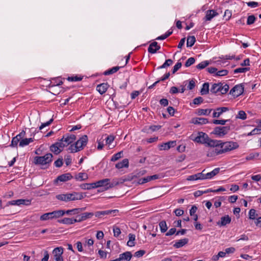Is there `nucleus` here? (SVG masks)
Masks as SVG:
<instances>
[{"mask_svg": "<svg viewBox=\"0 0 261 261\" xmlns=\"http://www.w3.org/2000/svg\"><path fill=\"white\" fill-rule=\"evenodd\" d=\"M146 253V251L144 250H140L139 251H136L134 254V256L140 258L143 256Z\"/></svg>", "mask_w": 261, "mask_h": 261, "instance_id": "60", "label": "nucleus"}, {"mask_svg": "<svg viewBox=\"0 0 261 261\" xmlns=\"http://www.w3.org/2000/svg\"><path fill=\"white\" fill-rule=\"evenodd\" d=\"M244 89L242 84L237 85L230 90L229 94L234 97H238L243 93Z\"/></svg>", "mask_w": 261, "mask_h": 261, "instance_id": "7", "label": "nucleus"}, {"mask_svg": "<svg viewBox=\"0 0 261 261\" xmlns=\"http://www.w3.org/2000/svg\"><path fill=\"white\" fill-rule=\"evenodd\" d=\"M136 178H139L141 176L144 175L146 171L145 169H141L134 172Z\"/></svg>", "mask_w": 261, "mask_h": 261, "instance_id": "47", "label": "nucleus"}, {"mask_svg": "<svg viewBox=\"0 0 261 261\" xmlns=\"http://www.w3.org/2000/svg\"><path fill=\"white\" fill-rule=\"evenodd\" d=\"M250 70L249 67H240L234 70V73H244Z\"/></svg>", "mask_w": 261, "mask_h": 261, "instance_id": "50", "label": "nucleus"}, {"mask_svg": "<svg viewBox=\"0 0 261 261\" xmlns=\"http://www.w3.org/2000/svg\"><path fill=\"white\" fill-rule=\"evenodd\" d=\"M256 18L254 15H249L247 18V24L251 25L253 24L256 20Z\"/></svg>", "mask_w": 261, "mask_h": 261, "instance_id": "53", "label": "nucleus"}, {"mask_svg": "<svg viewBox=\"0 0 261 261\" xmlns=\"http://www.w3.org/2000/svg\"><path fill=\"white\" fill-rule=\"evenodd\" d=\"M231 121L230 119H222V120H217L214 119L213 120V123L215 124H220L222 125H224L226 124V122Z\"/></svg>", "mask_w": 261, "mask_h": 261, "instance_id": "49", "label": "nucleus"}, {"mask_svg": "<svg viewBox=\"0 0 261 261\" xmlns=\"http://www.w3.org/2000/svg\"><path fill=\"white\" fill-rule=\"evenodd\" d=\"M219 84L218 83L217 84H214L211 88V92L213 93H217L218 92V86Z\"/></svg>", "mask_w": 261, "mask_h": 261, "instance_id": "62", "label": "nucleus"}, {"mask_svg": "<svg viewBox=\"0 0 261 261\" xmlns=\"http://www.w3.org/2000/svg\"><path fill=\"white\" fill-rule=\"evenodd\" d=\"M134 178H136L134 173H132L126 176L123 179V181H131Z\"/></svg>", "mask_w": 261, "mask_h": 261, "instance_id": "58", "label": "nucleus"}, {"mask_svg": "<svg viewBox=\"0 0 261 261\" xmlns=\"http://www.w3.org/2000/svg\"><path fill=\"white\" fill-rule=\"evenodd\" d=\"M53 157V154L50 153H47L44 156H36L34 158L33 163L37 165H46L52 162Z\"/></svg>", "mask_w": 261, "mask_h": 261, "instance_id": "2", "label": "nucleus"}, {"mask_svg": "<svg viewBox=\"0 0 261 261\" xmlns=\"http://www.w3.org/2000/svg\"><path fill=\"white\" fill-rule=\"evenodd\" d=\"M63 213V212H62V210L45 213L40 216V220L41 221H46L49 219L59 218L62 217V214Z\"/></svg>", "mask_w": 261, "mask_h": 261, "instance_id": "5", "label": "nucleus"}, {"mask_svg": "<svg viewBox=\"0 0 261 261\" xmlns=\"http://www.w3.org/2000/svg\"><path fill=\"white\" fill-rule=\"evenodd\" d=\"M204 136L206 137V134L203 132H199L198 136H197L194 139H193V141L197 143L203 144L201 138H203Z\"/></svg>", "mask_w": 261, "mask_h": 261, "instance_id": "39", "label": "nucleus"}, {"mask_svg": "<svg viewBox=\"0 0 261 261\" xmlns=\"http://www.w3.org/2000/svg\"><path fill=\"white\" fill-rule=\"evenodd\" d=\"M123 155V151H119L114 154L111 158V161L112 162L116 161L121 158Z\"/></svg>", "mask_w": 261, "mask_h": 261, "instance_id": "46", "label": "nucleus"}, {"mask_svg": "<svg viewBox=\"0 0 261 261\" xmlns=\"http://www.w3.org/2000/svg\"><path fill=\"white\" fill-rule=\"evenodd\" d=\"M53 253L56 261H63V258L62 256L63 253V247H60L55 248L53 251Z\"/></svg>", "mask_w": 261, "mask_h": 261, "instance_id": "8", "label": "nucleus"}, {"mask_svg": "<svg viewBox=\"0 0 261 261\" xmlns=\"http://www.w3.org/2000/svg\"><path fill=\"white\" fill-rule=\"evenodd\" d=\"M218 92H220L221 94H226L229 90V86L227 84L224 85L221 83H219Z\"/></svg>", "mask_w": 261, "mask_h": 261, "instance_id": "25", "label": "nucleus"}, {"mask_svg": "<svg viewBox=\"0 0 261 261\" xmlns=\"http://www.w3.org/2000/svg\"><path fill=\"white\" fill-rule=\"evenodd\" d=\"M115 137L113 135H109L105 139L107 144L110 145L114 140Z\"/></svg>", "mask_w": 261, "mask_h": 261, "instance_id": "61", "label": "nucleus"}, {"mask_svg": "<svg viewBox=\"0 0 261 261\" xmlns=\"http://www.w3.org/2000/svg\"><path fill=\"white\" fill-rule=\"evenodd\" d=\"M230 130V126H217L214 128L213 131L212 132V134H214L219 137H223L227 134Z\"/></svg>", "mask_w": 261, "mask_h": 261, "instance_id": "6", "label": "nucleus"}, {"mask_svg": "<svg viewBox=\"0 0 261 261\" xmlns=\"http://www.w3.org/2000/svg\"><path fill=\"white\" fill-rule=\"evenodd\" d=\"M68 150L71 153L77 152L81 150L78 147V146L75 145V143L73 144H71L68 148Z\"/></svg>", "mask_w": 261, "mask_h": 261, "instance_id": "45", "label": "nucleus"}, {"mask_svg": "<svg viewBox=\"0 0 261 261\" xmlns=\"http://www.w3.org/2000/svg\"><path fill=\"white\" fill-rule=\"evenodd\" d=\"M203 101V98L202 97L199 96L195 98L193 100V103L194 105H199L202 103Z\"/></svg>", "mask_w": 261, "mask_h": 261, "instance_id": "59", "label": "nucleus"}, {"mask_svg": "<svg viewBox=\"0 0 261 261\" xmlns=\"http://www.w3.org/2000/svg\"><path fill=\"white\" fill-rule=\"evenodd\" d=\"M20 139L17 136L12 138L9 146L12 148H17L18 144H20Z\"/></svg>", "mask_w": 261, "mask_h": 261, "instance_id": "28", "label": "nucleus"}, {"mask_svg": "<svg viewBox=\"0 0 261 261\" xmlns=\"http://www.w3.org/2000/svg\"><path fill=\"white\" fill-rule=\"evenodd\" d=\"M228 73V71L226 69H223L219 71H217V72L215 74V76H222L226 75Z\"/></svg>", "mask_w": 261, "mask_h": 261, "instance_id": "56", "label": "nucleus"}, {"mask_svg": "<svg viewBox=\"0 0 261 261\" xmlns=\"http://www.w3.org/2000/svg\"><path fill=\"white\" fill-rule=\"evenodd\" d=\"M118 184H119L118 182H117L116 184H114L113 183H110L109 181H107L105 184V185H106L107 186H102L100 187V188H101L100 189H98L97 190V191H98V192H102L107 191L110 188H112L115 186L118 185Z\"/></svg>", "mask_w": 261, "mask_h": 261, "instance_id": "22", "label": "nucleus"}, {"mask_svg": "<svg viewBox=\"0 0 261 261\" xmlns=\"http://www.w3.org/2000/svg\"><path fill=\"white\" fill-rule=\"evenodd\" d=\"M239 147V144L236 142L228 141L223 142L221 145L220 148H222L221 152L226 153L227 152L231 151L232 150L238 148Z\"/></svg>", "mask_w": 261, "mask_h": 261, "instance_id": "4", "label": "nucleus"}, {"mask_svg": "<svg viewBox=\"0 0 261 261\" xmlns=\"http://www.w3.org/2000/svg\"><path fill=\"white\" fill-rule=\"evenodd\" d=\"M129 237V240L127 243V246L129 247H133L135 245V238L136 236L135 234L132 233H129L128 235Z\"/></svg>", "mask_w": 261, "mask_h": 261, "instance_id": "38", "label": "nucleus"}, {"mask_svg": "<svg viewBox=\"0 0 261 261\" xmlns=\"http://www.w3.org/2000/svg\"><path fill=\"white\" fill-rule=\"evenodd\" d=\"M261 133V129L258 127L254 128L252 130H251L250 133L247 134V136H253L256 134H259Z\"/></svg>", "mask_w": 261, "mask_h": 261, "instance_id": "52", "label": "nucleus"}, {"mask_svg": "<svg viewBox=\"0 0 261 261\" xmlns=\"http://www.w3.org/2000/svg\"><path fill=\"white\" fill-rule=\"evenodd\" d=\"M195 62V59L193 57L189 58L185 64V66L186 67H190L191 65H193Z\"/></svg>", "mask_w": 261, "mask_h": 261, "instance_id": "54", "label": "nucleus"}, {"mask_svg": "<svg viewBox=\"0 0 261 261\" xmlns=\"http://www.w3.org/2000/svg\"><path fill=\"white\" fill-rule=\"evenodd\" d=\"M56 197L59 200L68 202L70 201L81 200L83 199L84 197L82 193L74 192L71 193L57 195Z\"/></svg>", "mask_w": 261, "mask_h": 261, "instance_id": "1", "label": "nucleus"}, {"mask_svg": "<svg viewBox=\"0 0 261 261\" xmlns=\"http://www.w3.org/2000/svg\"><path fill=\"white\" fill-rule=\"evenodd\" d=\"M176 144V141H170L168 142L160 144L158 147L160 150H167L170 148L174 147Z\"/></svg>", "mask_w": 261, "mask_h": 261, "instance_id": "13", "label": "nucleus"}, {"mask_svg": "<svg viewBox=\"0 0 261 261\" xmlns=\"http://www.w3.org/2000/svg\"><path fill=\"white\" fill-rule=\"evenodd\" d=\"M192 123H194V124H204L208 123V119L204 118H194L192 119Z\"/></svg>", "mask_w": 261, "mask_h": 261, "instance_id": "21", "label": "nucleus"}, {"mask_svg": "<svg viewBox=\"0 0 261 261\" xmlns=\"http://www.w3.org/2000/svg\"><path fill=\"white\" fill-rule=\"evenodd\" d=\"M31 203V200L30 199H20L15 200H12L8 202L7 205H29Z\"/></svg>", "mask_w": 261, "mask_h": 261, "instance_id": "11", "label": "nucleus"}, {"mask_svg": "<svg viewBox=\"0 0 261 261\" xmlns=\"http://www.w3.org/2000/svg\"><path fill=\"white\" fill-rule=\"evenodd\" d=\"M82 215V219L84 221L88 219H90L93 217L94 214L92 212H85L81 214Z\"/></svg>", "mask_w": 261, "mask_h": 261, "instance_id": "41", "label": "nucleus"}, {"mask_svg": "<svg viewBox=\"0 0 261 261\" xmlns=\"http://www.w3.org/2000/svg\"><path fill=\"white\" fill-rule=\"evenodd\" d=\"M220 168H216L213 171L206 174L207 179H211L220 172Z\"/></svg>", "mask_w": 261, "mask_h": 261, "instance_id": "32", "label": "nucleus"}, {"mask_svg": "<svg viewBox=\"0 0 261 261\" xmlns=\"http://www.w3.org/2000/svg\"><path fill=\"white\" fill-rule=\"evenodd\" d=\"M231 219L228 215L222 217L220 220L217 222V224L220 226H224L231 222Z\"/></svg>", "mask_w": 261, "mask_h": 261, "instance_id": "14", "label": "nucleus"}, {"mask_svg": "<svg viewBox=\"0 0 261 261\" xmlns=\"http://www.w3.org/2000/svg\"><path fill=\"white\" fill-rule=\"evenodd\" d=\"M159 227L162 233H165L168 230V226L165 220H162L159 223Z\"/></svg>", "mask_w": 261, "mask_h": 261, "instance_id": "36", "label": "nucleus"}, {"mask_svg": "<svg viewBox=\"0 0 261 261\" xmlns=\"http://www.w3.org/2000/svg\"><path fill=\"white\" fill-rule=\"evenodd\" d=\"M196 42V38L194 36H189L187 40V46L191 47L194 45Z\"/></svg>", "mask_w": 261, "mask_h": 261, "instance_id": "29", "label": "nucleus"}, {"mask_svg": "<svg viewBox=\"0 0 261 261\" xmlns=\"http://www.w3.org/2000/svg\"><path fill=\"white\" fill-rule=\"evenodd\" d=\"M210 64V62L209 61H204L201 62H200L199 64H198L196 66V68L198 69L201 70L205 68L206 66H207Z\"/></svg>", "mask_w": 261, "mask_h": 261, "instance_id": "42", "label": "nucleus"}, {"mask_svg": "<svg viewBox=\"0 0 261 261\" xmlns=\"http://www.w3.org/2000/svg\"><path fill=\"white\" fill-rule=\"evenodd\" d=\"M129 166V161L127 159H123L121 162H118L115 165V167L117 169H122L123 168H127Z\"/></svg>", "mask_w": 261, "mask_h": 261, "instance_id": "24", "label": "nucleus"}, {"mask_svg": "<svg viewBox=\"0 0 261 261\" xmlns=\"http://www.w3.org/2000/svg\"><path fill=\"white\" fill-rule=\"evenodd\" d=\"M73 178L70 173H66L58 176L55 180L54 184H57L59 181L65 182Z\"/></svg>", "mask_w": 261, "mask_h": 261, "instance_id": "10", "label": "nucleus"}, {"mask_svg": "<svg viewBox=\"0 0 261 261\" xmlns=\"http://www.w3.org/2000/svg\"><path fill=\"white\" fill-rule=\"evenodd\" d=\"M258 216V214H256V211L253 208H251L249 212V218L251 220H255L256 217Z\"/></svg>", "mask_w": 261, "mask_h": 261, "instance_id": "48", "label": "nucleus"}, {"mask_svg": "<svg viewBox=\"0 0 261 261\" xmlns=\"http://www.w3.org/2000/svg\"><path fill=\"white\" fill-rule=\"evenodd\" d=\"M182 64L180 62H178L173 67L172 69V73L174 74L179 68H181Z\"/></svg>", "mask_w": 261, "mask_h": 261, "instance_id": "57", "label": "nucleus"}, {"mask_svg": "<svg viewBox=\"0 0 261 261\" xmlns=\"http://www.w3.org/2000/svg\"><path fill=\"white\" fill-rule=\"evenodd\" d=\"M221 140H213L209 138L206 144L207 146L212 147H220L222 144Z\"/></svg>", "mask_w": 261, "mask_h": 261, "instance_id": "17", "label": "nucleus"}, {"mask_svg": "<svg viewBox=\"0 0 261 261\" xmlns=\"http://www.w3.org/2000/svg\"><path fill=\"white\" fill-rule=\"evenodd\" d=\"M88 140V136L86 135H83L75 142V145L78 146V147L81 150L87 145Z\"/></svg>", "mask_w": 261, "mask_h": 261, "instance_id": "12", "label": "nucleus"}, {"mask_svg": "<svg viewBox=\"0 0 261 261\" xmlns=\"http://www.w3.org/2000/svg\"><path fill=\"white\" fill-rule=\"evenodd\" d=\"M63 164V162L62 158L58 159L54 163L55 166L58 168H60V167H62Z\"/></svg>", "mask_w": 261, "mask_h": 261, "instance_id": "63", "label": "nucleus"}, {"mask_svg": "<svg viewBox=\"0 0 261 261\" xmlns=\"http://www.w3.org/2000/svg\"><path fill=\"white\" fill-rule=\"evenodd\" d=\"M50 150L54 152L55 154L58 155L62 151V149L59 148L57 145H56V143L53 144L50 146Z\"/></svg>", "mask_w": 261, "mask_h": 261, "instance_id": "30", "label": "nucleus"}, {"mask_svg": "<svg viewBox=\"0 0 261 261\" xmlns=\"http://www.w3.org/2000/svg\"><path fill=\"white\" fill-rule=\"evenodd\" d=\"M76 140V136L73 134H66L63 136L60 141H64L65 143V145L68 146L71 144Z\"/></svg>", "mask_w": 261, "mask_h": 261, "instance_id": "9", "label": "nucleus"}, {"mask_svg": "<svg viewBox=\"0 0 261 261\" xmlns=\"http://www.w3.org/2000/svg\"><path fill=\"white\" fill-rule=\"evenodd\" d=\"M173 63V61L171 59H167L165 61L163 65L157 67V69H161L165 68L167 67L170 66Z\"/></svg>", "mask_w": 261, "mask_h": 261, "instance_id": "40", "label": "nucleus"}, {"mask_svg": "<svg viewBox=\"0 0 261 261\" xmlns=\"http://www.w3.org/2000/svg\"><path fill=\"white\" fill-rule=\"evenodd\" d=\"M229 108L228 107H219L215 109L213 113V117L214 118H218L224 112L228 111Z\"/></svg>", "mask_w": 261, "mask_h": 261, "instance_id": "15", "label": "nucleus"}, {"mask_svg": "<svg viewBox=\"0 0 261 261\" xmlns=\"http://www.w3.org/2000/svg\"><path fill=\"white\" fill-rule=\"evenodd\" d=\"M133 255L132 253L130 251H126L123 253L119 254V258L121 259V260H126L129 261L130 260Z\"/></svg>", "mask_w": 261, "mask_h": 261, "instance_id": "23", "label": "nucleus"}, {"mask_svg": "<svg viewBox=\"0 0 261 261\" xmlns=\"http://www.w3.org/2000/svg\"><path fill=\"white\" fill-rule=\"evenodd\" d=\"M213 109H198L197 110V114L198 115H208L212 112Z\"/></svg>", "mask_w": 261, "mask_h": 261, "instance_id": "33", "label": "nucleus"}, {"mask_svg": "<svg viewBox=\"0 0 261 261\" xmlns=\"http://www.w3.org/2000/svg\"><path fill=\"white\" fill-rule=\"evenodd\" d=\"M122 67L121 66H115L108 70H106L103 74L105 75H109L117 72Z\"/></svg>", "mask_w": 261, "mask_h": 261, "instance_id": "26", "label": "nucleus"}, {"mask_svg": "<svg viewBox=\"0 0 261 261\" xmlns=\"http://www.w3.org/2000/svg\"><path fill=\"white\" fill-rule=\"evenodd\" d=\"M83 78V76L75 75V76H68L67 77V80L69 82H78V81H82Z\"/></svg>", "mask_w": 261, "mask_h": 261, "instance_id": "43", "label": "nucleus"}, {"mask_svg": "<svg viewBox=\"0 0 261 261\" xmlns=\"http://www.w3.org/2000/svg\"><path fill=\"white\" fill-rule=\"evenodd\" d=\"M114 236L118 237L121 233V230L119 227L117 226H114L113 227Z\"/></svg>", "mask_w": 261, "mask_h": 261, "instance_id": "64", "label": "nucleus"}, {"mask_svg": "<svg viewBox=\"0 0 261 261\" xmlns=\"http://www.w3.org/2000/svg\"><path fill=\"white\" fill-rule=\"evenodd\" d=\"M105 212L106 215H111L113 216H115L118 213L119 211L118 210H109L105 211Z\"/></svg>", "mask_w": 261, "mask_h": 261, "instance_id": "55", "label": "nucleus"}, {"mask_svg": "<svg viewBox=\"0 0 261 261\" xmlns=\"http://www.w3.org/2000/svg\"><path fill=\"white\" fill-rule=\"evenodd\" d=\"M160 48L161 46L158 44L156 42L154 41L149 45L148 51L151 54H155Z\"/></svg>", "mask_w": 261, "mask_h": 261, "instance_id": "19", "label": "nucleus"}, {"mask_svg": "<svg viewBox=\"0 0 261 261\" xmlns=\"http://www.w3.org/2000/svg\"><path fill=\"white\" fill-rule=\"evenodd\" d=\"M62 212L63 213L62 214V216L64 215L65 214H66L69 216H72V215H75L79 214L76 208H73L71 210H62Z\"/></svg>", "mask_w": 261, "mask_h": 261, "instance_id": "35", "label": "nucleus"}, {"mask_svg": "<svg viewBox=\"0 0 261 261\" xmlns=\"http://www.w3.org/2000/svg\"><path fill=\"white\" fill-rule=\"evenodd\" d=\"M109 85L107 83H103L96 86V90L101 94H104L109 88Z\"/></svg>", "mask_w": 261, "mask_h": 261, "instance_id": "18", "label": "nucleus"}, {"mask_svg": "<svg viewBox=\"0 0 261 261\" xmlns=\"http://www.w3.org/2000/svg\"><path fill=\"white\" fill-rule=\"evenodd\" d=\"M259 153L255 152V153H250L248 156L246 157V160L247 161L252 160L255 158H257L259 156Z\"/></svg>", "mask_w": 261, "mask_h": 261, "instance_id": "51", "label": "nucleus"}, {"mask_svg": "<svg viewBox=\"0 0 261 261\" xmlns=\"http://www.w3.org/2000/svg\"><path fill=\"white\" fill-rule=\"evenodd\" d=\"M209 92V84L208 83H204L202 87L200 90V93L201 95H205L208 94Z\"/></svg>", "mask_w": 261, "mask_h": 261, "instance_id": "37", "label": "nucleus"}, {"mask_svg": "<svg viewBox=\"0 0 261 261\" xmlns=\"http://www.w3.org/2000/svg\"><path fill=\"white\" fill-rule=\"evenodd\" d=\"M189 242V239L188 238H184L182 239L177 241L173 245V247L175 248L178 249L181 248L185 245L187 244Z\"/></svg>", "mask_w": 261, "mask_h": 261, "instance_id": "20", "label": "nucleus"}, {"mask_svg": "<svg viewBox=\"0 0 261 261\" xmlns=\"http://www.w3.org/2000/svg\"><path fill=\"white\" fill-rule=\"evenodd\" d=\"M63 81L60 80L59 78H54L52 79V81L50 82L49 84V87H55L56 86H60L63 84Z\"/></svg>", "mask_w": 261, "mask_h": 261, "instance_id": "31", "label": "nucleus"}, {"mask_svg": "<svg viewBox=\"0 0 261 261\" xmlns=\"http://www.w3.org/2000/svg\"><path fill=\"white\" fill-rule=\"evenodd\" d=\"M218 15V13L214 10H209L206 12V15L203 18L205 21H211L215 16Z\"/></svg>", "mask_w": 261, "mask_h": 261, "instance_id": "16", "label": "nucleus"}, {"mask_svg": "<svg viewBox=\"0 0 261 261\" xmlns=\"http://www.w3.org/2000/svg\"><path fill=\"white\" fill-rule=\"evenodd\" d=\"M110 179L109 178H105L98 180L95 182L82 184L80 185V187L83 190H91L96 188H99L102 186H107V185H105L106 182L110 181Z\"/></svg>", "mask_w": 261, "mask_h": 261, "instance_id": "3", "label": "nucleus"}, {"mask_svg": "<svg viewBox=\"0 0 261 261\" xmlns=\"http://www.w3.org/2000/svg\"><path fill=\"white\" fill-rule=\"evenodd\" d=\"M88 178V174L86 173L80 172L75 176L76 180L83 181Z\"/></svg>", "mask_w": 261, "mask_h": 261, "instance_id": "34", "label": "nucleus"}, {"mask_svg": "<svg viewBox=\"0 0 261 261\" xmlns=\"http://www.w3.org/2000/svg\"><path fill=\"white\" fill-rule=\"evenodd\" d=\"M58 222L66 225H71L74 223V218H64L58 220Z\"/></svg>", "mask_w": 261, "mask_h": 261, "instance_id": "27", "label": "nucleus"}, {"mask_svg": "<svg viewBox=\"0 0 261 261\" xmlns=\"http://www.w3.org/2000/svg\"><path fill=\"white\" fill-rule=\"evenodd\" d=\"M236 118L237 119H240L241 120H244L246 119L247 115L245 111L241 110L238 112V114L236 116Z\"/></svg>", "mask_w": 261, "mask_h": 261, "instance_id": "44", "label": "nucleus"}]
</instances>
